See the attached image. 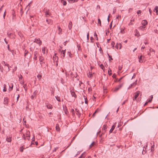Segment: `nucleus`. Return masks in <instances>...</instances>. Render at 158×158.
I'll list each match as a JSON object with an SVG mask.
<instances>
[{"label":"nucleus","instance_id":"1","mask_svg":"<svg viewBox=\"0 0 158 158\" xmlns=\"http://www.w3.org/2000/svg\"><path fill=\"white\" fill-rule=\"evenodd\" d=\"M140 93L139 91H137L135 93V95L134 97H133V101H135L136 99V98L139 96Z\"/></svg>","mask_w":158,"mask_h":158},{"label":"nucleus","instance_id":"2","mask_svg":"<svg viewBox=\"0 0 158 158\" xmlns=\"http://www.w3.org/2000/svg\"><path fill=\"white\" fill-rule=\"evenodd\" d=\"M27 139L28 140L30 139V132L29 131H27L26 133Z\"/></svg>","mask_w":158,"mask_h":158},{"label":"nucleus","instance_id":"3","mask_svg":"<svg viewBox=\"0 0 158 158\" xmlns=\"http://www.w3.org/2000/svg\"><path fill=\"white\" fill-rule=\"evenodd\" d=\"M122 46V45L121 43L118 44L117 43L115 46V48H116L118 49L119 48L120 49L121 48Z\"/></svg>","mask_w":158,"mask_h":158},{"label":"nucleus","instance_id":"4","mask_svg":"<svg viewBox=\"0 0 158 158\" xmlns=\"http://www.w3.org/2000/svg\"><path fill=\"white\" fill-rule=\"evenodd\" d=\"M34 42H35L38 44H39L40 45L42 43V41L40 40L39 39H35Z\"/></svg>","mask_w":158,"mask_h":158},{"label":"nucleus","instance_id":"5","mask_svg":"<svg viewBox=\"0 0 158 158\" xmlns=\"http://www.w3.org/2000/svg\"><path fill=\"white\" fill-rule=\"evenodd\" d=\"M38 54V52L37 51H35L34 52V59L35 60H37V55Z\"/></svg>","mask_w":158,"mask_h":158},{"label":"nucleus","instance_id":"6","mask_svg":"<svg viewBox=\"0 0 158 158\" xmlns=\"http://www.w3.org/2000/svg\"><path fill=\"white\" fill-rule=\"evenodd\" d=\"M148 24V22L146 20H143L142 22V24L143 26H144Z\"/></svg>","mask_w":158,"mask_h":158},{"label":"nucleus","instance_id":"7","mask_svg":"<svg viewBox=\"0 0 158 158\" xmlns=\"http://www.w3.org/2000/svg\"><path fill=\"white\" fill-rule=\"evenodd\" d=\"M65 50L64 51H62L61 53V57L62 58H64L65 56Z\"/></svg>","mask_w":158,"mask_h":158},{"label":"nucleus","instance_id":"8","mask_svg":"<svg viewBox=\"0 0 158 158\" xmlns=\"http://www.w3.org/2000/svg\"><path fill=\"white\" fill-rule=\"evenodd\" d=\"M115 127V125L114 124V125L111 127V128L110 129L109 131V133H111L114 130V129Z\"/></svg>","mask_w":158,"mask_h":158},{"label":"nucleus","instance_id":"9","mask_svg":"<svg viewBox=\"0 0 158 158\" xmlns=\"http://www.w3.org/2000/svg\"><path fill=\"white\" fill-rule=\"evenodd\" d=\"M56 130L58 131H60V128L59 127V125L58 124H56Z\"/></svg>","mask_w":158,"mask_h":158},{"label":"nucleus","instance_id":"10","mask_svg":"<svg viewBox=\"0 0 158 158\" xmlns=\"http://www.w3.org/2000/svg\"><path fill=\"white\" fill-rule=\"evenodd\" d=\"M142 58H143V56L142 55H141L139 57V62L142 63L143 62V59H142Z\"/></svg>","mask_w":158,"mask_h":158},{"label":"nucleus","instance_id":"11","mask_svg":"<svg viewBox=\"0 0 158 158\" xmlns=\"http://www.w3.org/2000/svg\"><path fill=\"white\" fill-rule=\"evenodd\" d=\"M72 27V23L71 22H70L69 23V30L71 29Z\"/></svg>","mask_w":158,"mask_h":158},{"label":"nucleus","instance_id":"12","mask_svg":"<svg viewBox=\"0 0 158 158\" xmlns=\"http://www.w3.org/2000/svg\"><path fill=\"white\" fill-rule=\"evenodd\" d=\"M61 0V3H62L63 5L65 6L66 5L67 3L65 1H64V0Z\"/></svg>","mask_w":158,"mask_h":158},{"label":"nucleus","instance_id":"13","mask_svg":"<svg viewBox=\"0 0 158 158\" xmlns=\"http://www.w3.org/2000/svg\"><path fill=\"white\" fill-rule=\"evenodd\" d=\"M51 15V14L49 12V11L47 10L45 12V15L46 17H47V15H48L50 16Z\"/></svg>","mask_w":158,"mask_h":158},{"label":"nucleus","instance_id":"14","mask_svg":"<svg viewBox=\"0 0 158 158\" xmlns=\"http://www.w3.org/2000/svg\"><path fill=\"white\" fill-rule=\"evenodd\" d=\"M47 108L48 109H52V106L51 104H48L47 105Z\"/></svg>","mask_w":158,"mask_h":158},{"label":"nucleus","instance_id":"15","mask_svg":"<svg viewBox=\"0 0 158 158\" xmlns=\"http://www.w3.org/2000/svg\"><path fill=\"white\" fill-rule=\"evenodd\" d=\"M75 111L77 112L76 114L79 116L80 115V113L79 112V110L77 109H75Z\"/></svg>","mask_w":158,"mask_h":158},{"label":"nucleus","instance_id":"16","mask_svg":"<svg viewBox=\"0 0 158 158\" xmlns=\"http://www.w3.org/2000/svg\"><path fill=\"white\" fill-rule=\"evenodd\" d=\"M6 140L8 142H10L11 141V138L10 137H7L6 139Z\"/></svg>","mask_w":158,"mask_h":158},{"label":"nucleus","instance_id":"17","mask_svg":"<svg viewBox=\"0 0 158 158\" xmlns=\"http://www.w3.org/2000/svg\"><path fill=\"white\" fill-rule=\"evenodd\" d=\"M64 111L65 112V114H67L68 110L66 106H65V107H64Z\"/></svg>","mask_w":158,"mask_h":158},{"label":"nucleus","instance_id":"18","mask_svg":"<svg viewBox=\"0 0 158 158\" xmlns=\"http://www.w3.org/2000/svg\"><path fill=\"white\" fill-rule=\"evenodd\" d=\"M100 68L103 70H104L105 69V67L104 66H103V64H101V65H100Z\"/></svg>","mask_w":158,"mask_h":158},{"label":"nucleus","instance_id":"19","mask_svg":"<svg viewBox=\"0 0 158 158\" xmlns=\"http://www.w3.org/2000/svg\"><path fill=\"white\" fill-rule=\"evenodd\" d=\"M111 72V69H109L108 70V74L110 76L112 74Z\"/></svg>","mask_w":158,"mask_h":158},{"label":"nucleus","instance_id":"20","mask_svg":"<svg viewBox=\"0 0 158 158\" xmlns=\"http://www.w3.org/2000/svg\"><path fill=\"white\" fill-rule=\"evenodd\" d=\"M154 10L156 11V12L157 15L158 14V7L157 6H156Z\"/></svg>","mask_w":158,"mask_h":158},{"label":"nucleus","instance_id":"21","mask_svg":"<svg viewBox=\"0 0 158 158\" xmlns=\"http://www.w3.org/2000/svg\"><path fill=\"white\" fill-rule=\"evenodd\" d=\"M5 66H6L7 67V71L8 72L10 71V68L9 67V64H8L6 63L4 65Z\"/></svg>","mask_w":158,"mask_h":158},{"label":"nucleus","instance_id":"22","mask_svg":"<svg viewBox=\"0 0 158 158\" xmlns=\"http://www.w3.org/2000/svg\"><path fill=\"white\" fill-rule=\"evenodd\" d=\"M53 58L54 59H55V60H58V57L56 56V54H55L53 56Z\"/></svg>","mask_w":158,"mask_h":158},{"label":"nucleus","instance_id":"23","mask_svg":"<svg viewBox=\"0 0 158 158\" xmlns=\"http://www.w3.org/2000/svg\"><path fill=\"white\" fill-rule=\"evenodd\" d=\"M95 144V143L94 142H93L90 145V148H92L94 145Z\"/></svg>","mask_w":158,"mask_h":158},{"label":"nucleus","instance_id":"24","mask_svg":"<svg viewBox=\"0 0 158 158\" xmlns=\"http://www.w3.org/2000/svg\"><path fill=\"white\" fill-rule=\"evenodd\" d=\"M71 94L72 96L76 97V95L74 92H72Z\"/></svg>","mask_w":158,"mask_h":158},{"label":"nucleus","instance_id":"25","mask_svg":"<svg viewBox=\"0 0 158 158\" xmlns=\"http://www.w3.org/2000/svg\"><path fill=\"white\" fill-rule=\"evenodd\" d=\"M23 149H24V148L23 146L19 148L20 151L21 152H23Z\"/></svg>","mask_w":158,"mask_h":158},{"label":"nucleus","instance_id":"26","mask_svg":"<svg viewBox=\"0 0 158 158\" xmlns=\"http://www.w3.org/2000/svg\"><path fill=\"white\" fill-rule=\"evenodd\" d=\"M98 23L99 24L100 26H101V21L99 19H98Z\"/></svg>","mask_w":158,"mask_h":158},{"label":"nucleus","instance_id":"27","mask_svg":"<svg viewBox=\"0 0 158 158\" xmlns=\"http://www.w3.org/2000/svg\"><path fill=\"white\" fill-rule=\"evenodd\" d=\"M119 89L120 88L118 87H116L115 88L114 91V92H116L119 90Z\"/></svg>","mask_w":158,"mask_h":158},{"label":"nucleus","instance_id":"28","mask_svg":"<svg viewBox=\"0 0 158 158\" xmlns=\"http://www.w3.org/2000/svg\"><path fill=\"white\" fill-rule=\"evenodd\" d=\"M107 128V126L106 125H104L103 126V130H104L105 131H106V130Z\"/></svg>","mask_w":158,"mask_h":158},{"label":"nucleus","instance_id":"29","mask_svg":"<svg viewBox=\"0 0 158 158\" xmlns=\"http://www.w3.org/2000/svg\"><path fill=\"white\" fill-rule=\"evenodd\" d=\"M7 99L8 98L7 97L5 98H4V103L7 104Z\"/></svg>","mask_w":158,"mask_h":158},{"label":"nucleus","instance_id":"30","mask_svg":"<svg viewBox=\"0 0 158 158\" xmlns=\"http://www.w3.org/2000/svg\"><path fill=\"white\" fill-rule=\"evenodd\" d=\"M46 22H47L48 23V24H50L51 23V20L50 19H47L46 20Z\"/></svg>","mask_w":158,"mask_h":158},{"label":"nucleus","instance_id":"31","mask_svg":"<svg viewBox=\"0 0 158 158\" xmlns=\"http://www.w3.org/2000/svg\"><path fill=\"white\" fill-rule=\"evenodd\" d=\"M39 60L40 62H42L44 60V58L43 57L40 56Z\"/></svg>","mask_w":158,"mask_h":158},{"label":"nucleus","instance_id":"32","mask_svg":"<svg viewBox=\"0 0 158 158\" xmlns=\"http://www.w3.org/2000/svg\"><path fill=\"white\" fill-rule=\"evenodd\" d=\"M84 99H85V103L86 104H87L88 102V101H87V98H85V96H84Z\"/></svg>","mask_w":158,"mask_h":158},{"label":"nucleus","instance_id":"33","mask_svg":"<svg viewBox=\"0 0 158 158\" xmlns=\"http://www.w3.org/2000/svg\"><path fill=\"white\" fill-rule=\"evenodd\" d=\"M0 70L2 72H3V69L2 66L0 64Z\"/></svg>","mask_w":158,"mask_h":158},{"label":"nucleus","instance_id":"34","mask_svg":"<svg viewBox=\"0 0 158 158\" xmlns=\"http://www.w3.org/2000/svg\"><path fill=\"white\" fill-rule=\"evenodd\" d=\"M37 77L38 78L39 80H40L42 77V76L41 75H38L37 76Z\"/></svg>","mask_w":158,"mask_h":158},{"label":"nucleus","instance_id":"35","mask_svg":"<svg viewBox=\"0 0 158 158\" xmlns=\"http://www.w3.org/2000/svg\"><path fill=\"white\" fill-rule=\"evenodd\" d=\"M107 55H108V57H109V58H110V59L109 60V61H110V60H113V58L112 57V56H110L108 53H107Z\"/></svg>","mask_w":158,"mask_h":158},{"label":"nucleus","instance_id":"36","mask_svg":"<svg viewBox=\"0 0 158 158\" xmlns=\"http://www.w3.org/2000/svg\"><path fill=\"white\" fill-rule=\"evenodd\" d=\"M6 85H4V89H3V91L4 92H5L6 90Z\"/></svg>","mask_w":158,"mask_h":158},{"label":"nucleus","instance_id":"37","mask_svg":"<svg viewBox=\"0 0 158 158\" xmlns=\"http://www.w3.org/2000/svg\"><path fill=\"white\" fill-rule=\"evenodd\" d=\"M145 28L143 26H140L139 27V29L141 30H143V29Z\"/></svg>","mask_w":158,"mask_h":158},{"label":"nucleus","instance_id":"38","mask_svg":"<svg viewBox=\"0 0 158 158\" xmlns=\"http://www.w3.org/2000/svg\"><path fill=\"white\" fill-rule=\"evenodd\" d=\"M98 109H97V110L95 111V112H94V113L93 114L92 116L93 117L95 116V113L98 112Z\"/></svg>","mask_w":158,"mask_h":158},{"label":"nucleus","instance_id":"39","mask_svg":"<svg viewBox=\"0 0 158 158\" xmlns=\"http://www.w3.org/2000/svg\"><path fill=\"white\" fill-rule=\"evenodd\" d=\"M59 34H60L62 31V30L60 27H58Z\"/></svg>","mask_w":158,"mask_h":158},{"label":"nucleus","instance_id":"40","mask_svg":"<svg viewBox=\"0 0 158 158\" xmlns=\"http://www.w3.org/2000/svg\"><path fill=\"white\" fill-rule=\"evenodd\" d=\"M115 44V43L113 41L111 42V45L112 46V47L114 48V45Z\"/></svg>","mask_w":158,"mask_h":158},{"label":"nucleus","instance_id":"41","mask_svg":"<svg viewBox=\"0 0 158 158\" xmlns=\"http://www.w3.org/2000/svg\"><path fill=\"white\" fill-rule=\"evenodd\" d=\"M28 52L27 50H25L24 52V56H25L28 53Z\"/></svg>","mask_w":158,"mask_h":158},{"label":"nucleus","instance_id":"42","mask_svg":"<svg viewBox=\"0 0 158 158\" xmlns=\"http://www.w3.org/2000/svg\"><path fill=\"white\" fill-rule=\"evenodd\" d=\"M154 145H152L151 147V150L152 151H154Z\"/></svg>","mask_w":158,"mask_h":158},{"label":"nucleus","instance_id":"43","mask_svg":"<svg viewBox=\"0 0 158 158\" xmlns=\"http://www.w3.org/2000/svg\"><path fill=\"white\" fill-rule=\"evenodd\" d=\"M56 100L58 101H59V102H60V98L59 97L57 96V97H56Z\"/></svg>","mask_w":158,"mask_h":158},{"label":"nucleus","instance_id":"44","mask_svg":"<svg viewBox=\"0 0 158 158\" xmlns=\"http://www.w3.org/2000/svg\"><path fill=\"white\" fill-rule=\"evenodd\" d=\"M46 48L44 47L42 49V52H43L44 53H45V51Z\"/></svg>","mask_w":158,"mask_h":158},{"label":"nucleus","instance_id":"45","mask_svg":"<svg viewBox=\"0 0 158 158\" xmlns=\"http://www.w3.org/2000/svg\"><path fill=\"white\" fill-rule=\"evenodd\" d=\"M26 84H24L23 85V87L24 89L26 91L27 90V88L26 87Z\"/></svg>","mask_w":158,"mask_h":158},{"label":"nucleus","instance_id":"46","mask_svg":"<svg viewBox=\"0 0 158 158\" xmlns=\"http://www.w3.org/2000/svg\"><path fill=\"white\" fill-rule=\"evenodd\" d=\"M94 36H96V40H98V37H97V35L96 33V32H95L94 33Z\"/></svg>","mask_w":158,"mask_h":158},{"label":"nucleus","instance_id":"47","mask_svg":"<svg viewBox=\"0 0 158 158\" xmlns=\"http://www.w3.org/2000/svg\"><path fill=\"white\" fill-rule=\"evenodd\" d=\"M136 85V83H135V82H134V83H132V84H131V86H130V87H129V88H130L131 87V86H132L133 85Z\"/></svg>","mask_w":158,"mask_h":158},{"label":"nucleus","instance_id":"48","mask_svg":"<svg viewBox=\"0 0 158 158\" xmlns=\"http://www.w3.org/2000/svg\"><path fill=\"white\" fill-rule=\"evenodd\" d=\"M71 112H72L73 114L74 115V109H71Z\"/></svg>","mask_w":158,"mask_h":158},{"label":"nucleus","instance_id":"49","mask_svg":"<svg viewBox=\"0 0 158 158\" xmlns=\"http://www.w3.org/2000/svg\"><path fill=\"white\" fill-rule=\"evenodd\" d=\"M142 12V11L141 10H138L137 11V13L139 14H141Z\"/></svg>","mask_w":158,"mask_h":158},{"label":"nucleus","instance_id":"50","mask_svg":"<svg viewBox=\"0 0 158 158\" xmlns=\"http://www.w3.org/2000/svg\"><path fill=\"white\" fill-rule=\"evenodd\" d=\"M123 85V83H122L121 84H120V85H119L118 87L120 89L122 87V86Z\"/></svg>","mask_w":158,"mask_h":158},{"label":"nucleus","instance_id":"51","mask_svg":"<svg viewBox=\"0 0 158 158\" xmlns=\"http://www.w3.org/2000/svg\"><path fill=\"white\" fill-rule=\"evenodd\" d=\"M19 79H22V76L20 74L19 76Z\"/></svg>","mask_w":158,"mask_h":158},{"label":"nucleus","instance_id":"52","mask_svg":"<svg viewBox=\"0 0 158 158\" xmlns=\"http://www.w3.org/2000/svg\"><path fill=\"white\" fill-rule=\"evenodd\" d=\"M149 51H150V52H155L154 50H153V49H152V48H151L150 49Z\"/></svg>","mask_w":158,"mask_h":158},{"label":"nucleus","instance_id":"53","mask_svg":"<svg viewBox=\"0 0 158 158\" xmlns=\"http://www.w3.org/2000/svg\"><path fill=\"white\" fill-rule=\"evenodd\" d=\"M112 22H113V21H112L111 23L110 24V29H111V27H112Z\"/></svg>","mask_w":158,"mask_h":158},{"label":"nucleus","instance_id":"54","mask_svg":"<svg viewBox=\"0 0 158 158\" xmlns=\"http://www.w3.org/2000/svg\"><path fill=\"white\" fill-rule=\"evenodd\" d=\"M23 138L24 139H26V137L25 136V134H23Z\"/></svg>","mask_w":158,"mask_h":158},{"label":"nucleus","instance_id":"55","mask_svg":"<svg viewBox=\"0 0 158 158\" xmlns=\"http://www.w3.org/2000/svg\"><path fill=\"white\" fill-rule=\"evenodd\" d=\"M135 21V19L134 18H132L131 19V21H133V22H134Z\"/></svg>","mask_w":158,"mask_h":158},{"label":"nucleus","instance_id":"56","mask_svg":"<svg viewBox=\"0 0 158 158\" xmlns=\"http://www.w3.org/2000/svg\"><path fill=\"white\" fill-rule=\"evenodd\" d=\"M89 33L87 35V40H89Z\"/></svg>","mask_w":158,"mask_h":158},{"label":"nucleus","instance_id":"57","mask_svg":"<svg viewBox=\"0 0 158 158\" xmlns=\"http://www.w3.org/2000/svg\"><path fill=\"white\" fill-rule=\"evenodd\" d=\"M77 48H78V50H80V48H81V47H80V46H79V45H77Z\"/></svg>","mask_w":158,"mask_h":158},{"label":"nucleus","instance_id":"58","mask_svg":"<svg viewBox=\"0 0 158 158\" xmlns=\"http://www.w3.org/2000/svg\"><path fill=\"white\" fill-rule=\"evenodd\" d=\"M90 40H91V42H93V41H92V40L94 39L92 37H90Z\"/></svg>","mask_w":158,"mask_h":158},{"label":"nucleus","instance_id":"59","mask_svg":"<svg viewBox=\"0 0 158 158\" xmlns=\"http://www.w3.org/2000/svg\"><path fill=\"white\" fill-rule=\"evenodd\" d=\"M6 11H5V12H4V15H3V18L4 19L5 18V17L6 15Z\"/></svg>","mask_w":158,"mask_h":158},{"label":"nucleus","instance_id":"60","mask_svg":"<svg viewBox=\"0 0 158 158\" xmlns=\"http://www.w3.org/2000/svg\"><path fill=\"white\" fill-rule=\"evenodd\" d=\"M116 77V75L115 74H114L112 76L114 78H115Z\"/></svg>","mask_w":158,"mask_h":158},{"label":"nucleus","instance_id":"61","mask_svg":"<svg viewBox=\"0 0 158 158\" xmlns=\"http://www.w3.org/2000/svg\"><path fill=\"white\" fill-rule=\"evenodd\" d=\"M35 140V136H34L33 138H32V141H34Z\"/></svg>","mask_w":158,"mask_h":158},{"label":"nucleus","instance_id":"62","mask_svg":"<svg viewBox=\"0 0 158 158\" xmlns=\"http://www.w3.org/2000/svg\"><path fill=\"white\" fill-rule=\"evenodd\" d=\"M2 64H3V65H4L6 63H5V61H2Z\"/></svg>","mask_w":158,"mask_h":158},{"label":"nucleus","instance_id":"63","mask_svg":"<svg viewBox=\"0 0 158 158\" xmlns=\"http://www.w3.org/2000/svg\"><path fill=\"white\" fill-rule=\"evenodd\" d=\"M69 1V2L70 3H72L73 2V0H68Z\"/></svg>","mask_w":158,"mask_h":158},{"label":"nucleus","instance_id":"64","mask_svg":"<svg viewBox=\"0 0 158 158\" xmlns=\"http://www.w3.org/2000/svg\"><path fill=\"white\" fill-rule=\"evenodd\" d=\"M11 35V33H9V34L7 33V35L9 37H10V36Z\"/></svg>","mask_w":158,"mask_h":158}]
</instances>
